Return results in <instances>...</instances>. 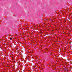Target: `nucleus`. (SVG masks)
I'll return each instance as SVG.
<instances>
[{"mask_svg": "<svg viewBox=\"0 0 72 72\" xmlns=\"http://www.w3.org/2000/svg\"><path fill=\"white\" fill-rule=\"evenodd\" d=\"M10 39L11 40H12V38H10Z\"/></svg>", "mask_w": 72, "mask_h": 72, "instance_id": "obj_1", "label": "nucleus"}]
</instances>
